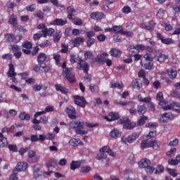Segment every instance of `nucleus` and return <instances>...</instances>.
I'll return each instance as SVG.
<instances>
[{
    "label": "nucleus",
    "mask_w": 180,
    "mask_h": 180,
    "mask_svg": "<svg viewBox=\"0 0 180 180\" xmlns=\"http://www.w3.org/2000/svg\"><path fill=\"white\" fill-rule=\"evenodd\" d=\"M27 162H19L13 169H15L19 173L22 171H26L27 169Z\"/></svg>",
    "instance_id": "15"
},
{
    "label": "nucleus",
    "mask_w": 180,
    "mask_h": 180,
    "mask_svg": "<svg viewBox=\"0 0 180 180\" xmlns=\"http://www.w3.org/2000/svg\"><path fill=\"white\" fill-rule=\"evenodd\" d=\"M86 126L89 129L96 127L98 124H92L89 122H84L83 120H75L72 121L70 124V129H75L76 134H79L80 136H84L88 134V131L84 129V125Z\"/></svg>",
    "instance_id": "1"
},
{
    "label": "nucleus",
    "mask_w": 180,
    "mask_h": 180,
    "mask_svg": "<svg viewBox=\"0 0 180 180\" xmlns=\"http://www.w3.org/2000/svg\"><path fill=\"white\" fill-rule=\"evenodd\" d=\"M167 74L171 79H175V78H176V75H178V72L172 69H168Z\"/></svg>",
    "instance_id": "37"
},
{
    "label": "nucleus",
    "mask_w": 180,
    "mask_h": 180,
    "mask_svg": "<svg viewBox=\"0 0 180 180\" xmlns=\"http://www.w3.org/2000/svg\"><path fill=\"white\" fill-rule=\"evenodd\" d=\"M137 112L139 115H142V116H144V115L146 114V112H147V107H146L145 105H138Z\"/></svg>",
    "instance_id": "33"
},
{
    "label": "nucleus",
    "mask_w": 180,
    "mask_h": 180,
    "mask_svg": "<svg viewBox=\"0 0 180 180\" xmlns=\"http://www.w3.org/2000/svg\"><path fill=\"white\" fill-rule=\"evenodd\" d=\"M69 146H71V147H78V146H84V142L79 139L72 138L69 141Z\"/></svg>",
    "instance_id": "17"
},
{
    "label": "nucleus",
    "mask_w": 180,
    "mask_h": 180,
    "mask_svg": "<svg viewBox=\"0 0 180 180\" xmlns=\"http://www.w3.org/2000/svg\"><path fill=\"white\" fill-rule=\"evenodd\" d=\"M74 103L80 108H85L88 105V102L85 99V97L81 96H74Z\"/></svg>",
    "instance_id": "8"
},
{
    "label": "nucleus",
    "mask_w": 180,
    "mask_h": 180,
    "mask_svg": "<svg viewBox=\"0 0 180 180\" xmlns=\"http://www.w3.org/2000/svg\"><path fill=\"white\" fill-rule=\"evenodd\" d=\"M20 120H30V115L26 112H21L19 115Z\"/></svg>",
    "instance_id": "47"
},
{
    "label": "nucleus",
    "mask_w": 180,
    "mask_h": 180,
    "mask_svg": "<svg viewBox=\"0 0 180 180\" xmlns=\"http://www.w3.org/2000/svg\"><path fill=\"white\" fill-rule=\"evenodd\" d=\"M155 25H157V23L155 22V21H154V20H150L148 22V31H151V30H154V28L155 27Z\"/></svg>",
    "instance_id": "45"
},
{
    "label": "nucleus",
    "mask_w": 180,
    "mask_h": 180,
    "mask_svg": "<svg viewBox=\"0 0 180 180\" xmlns=\"http://www.w3.org/2000/svg\"><path fill=\"white\" fill-rule=\"evenodd\" d=\"M132 86L134 89H140L143 87V84L141 83V80L140 79H135L132 81Z\"/></svg>",
    "instance_id": "28"
},
{
    "label": "nucleus",
    "mask_w": 180,
    "mask_h": 180,
    "mask_svg": "<svg viewBox=\"0 0 180 180\" xmlns=\"http://www.w3.org/2000/svg\"><path fill=\"white\" fill-rule=\"evenodd\" d=\"M112 30L115 34H117V33L122 34L124 30L123 27L122 25H114Z\"/></svg>",
    "instance_id": "40"
},
{
    "label": "nucleus",
    "mask_w": 180,
    "mask_h": 180,
    "mask_svg": "<svg viewBox=\"0 0 180 180\" xmlns=\"http://www.w3.org/2000/svg\"><path fill=\"white\" fill-rule=\"evenodd\" d=\"M117 124H124L123 127L126 130H133L136 127V122H130L129 119L121 118L118 120Z\"/></svg>",
    "instance_id": "7"
},
{
    "label": "nucleus",
    "mask_w": 180,
    "mask_h": 180,
    "mask_svg": "<svg viewBox=\"0 0 180 180\" xmlns=\"http://www.w3.org/2000/svg\"><path fill=\"white\" fill-rule=\"evenodd\" d=\"M110 137L115 139V137H119L120 136H122V132H120L119 129L115 128L110 131Z\"/></svg>",
    "instance_id": "36"
},
{
    "label": "nucleus",
    "mask_w": 180,
    "mask_h": 180,
    "mask_svg": "<svg viewBox=\"0 0 180 180\" xmlns=\"http://www.w3.org/2000/svg\"><path fill=\"white\" fill-rule=\"evenodd\" d=\"M63 36V32L61 31L58 30L55 32V34L53 35V40L54 43H58L60 41L61 37Z\"/></svg>",
    "instance_id": "35"
},
{
    "label": "nucleus",
    "mask_w": 180,
    "mask_h": 180,
    "mask_svg": "<svg viewBox=\"0 0 180 180\" xmlns=\"http://www.w3.org/2000/svg\"><path fill=\"white\" fill-rule=\"evenodd\" d=\"M100 153H103L104 154L107 153V154L110 155V157H115L116 154H115V152L112 149H110V147L109 146H105L100 148L99 150Z\"/></svg>",
    "instance_id": "18"
},
{
    "label": "nucleus",
    "mask_w": 180,
    "mask_h": 180,
    "mask_svg": "<svg viewBox=\"0 0 180 180\" xmlns=\"http://www.w3.org/2000/svg\"><path fill=\"white\" fill-rule=\"evenodd\" d=\"M164 172V166L159 165L155 169V174H161Z\"/></svg>",
    "instance_id": "63"
},
{
    "label": "nucleus",
    "mask_w": 180,
    "mask_h": 180,
    "mask_svg": "<svg viewBox=\"0 0 180 180\" xmlns=\"http://www.w3.org/2000/svg\"><path fill=\"white\" fill-rule=\"evenodd\" d=\"M8 150L13 153H18V146L15 144H8Z\"/></svg>",
    "instance_id": "57"
},
{
    "label": "nucleus",
    "mask_w": 180,
    "mask_h": 180,
    "mask_svg": "<svg viewBox=\"0 0 180 180\" xmlns=\"http://www.w3.org/2000/svg\"><path fill=\"white\" fill-rule=\"evenodd\" d=\"M109 57V54L106 52H103L101 54H98L94 59H93L92 63H98V64H105V61Z\"/></svg>",
    "instance_id": "9"
},
{
    "label": "nucleus",
    "mask_w": 180,
    "mask_h": 180,
    "mask_svg": "<svg viewBox=\"0 0 180 180\" xmlns=\"http://www.w3.org/2000/svg\"><path fill=\"white\" fill-rule=\"evenodd\" d=\"M155 136H157V130L154 129L153 131H150L148 135H146L147 140H148V139H154Z\"/></svg>",
    "instance_id": "55"
},
{
    "label": "nucleus",
    "mask_w": 180,
    "mask_h": 180,
    "mask_svg": "<svg viewBox=\"0 0 180 180\" xmlns=\"http://www.w3.org/2000/svg\"><path fill=\"white\" fill-rule=\"evenodd\" d=\"M65 113L68 115L69 119H77V110L72 105H69L65 109Z\"/></svg>",
    "instance_id": "10"
},
{
    "label": "nucleus",
    "mask_w": 180,
    "mask_h": 180,
    "mask_svg": "<svg viewBox=\"0 0 180 180\" xmlns=\"http://www.w3.org/2000/svg\"><path fill=\"white\" fill-rule=\"evenodd\" d=\"M67 11L68 13V19H69V20H74V18H72V16H74V12H75L74 7H72V6H68L67 8Z\"/></svg>",
    "instance_id": "32"
},
{
    "label": "nucleus",
    "mask_w": 180,
    "mask_h": 180,
    "mask_svg": "<svg viewBox=\"0 0 180 180\" xmlns=\"http://www.w3.org/2000/svg\"><path fill=\"white\" fill-rule=\"evenodd\" d=\"M39 46L41 49H44L46 47H50V46H51V42H50V41H49L48 39H46L44 41H42Z\"/></svg>",
    "instance_id": "49"
},
{
    "label": "nucleus",
    "mask_w": 180,
    "mask_h": 180,
    "mask_svg": "<svg viewBox=\"0 0 180 180\" xmlns=\"http://www.w3.org/2000/svg\"><path fill=\"white\" fill-rule=\"evenodd\" d=\"M165 15V11L162 8H160L159 11L157 12L156 16L159 18V19H162Z\"/></svg>",
    "instance_id": "54"
},
{
    "label": "nucleus",
    "mask_w": 180,
    "mask_h": 180,
    "mask_svg": "<svg viewBox=\"0 0 180 180\" xmlns=\"http://www.w3.org/2000/svg\"><path fill=\"white\" fill-rule=\"evenodd\" d=\"M6 146H8V139L0 132V147L4 148V147H6Z\"/></svg>",
    "instance_id": "30"
},
{
    "label": "nucleus",
    "mask_w": 180,
    "mask_h": 180,
    "mask_svg": "<svg viewBox=\"0 0 180 180\" xmlns=\"http://www.w3.org/2000/svg\"><path fill=\"white\" fill-rule=\"evenodd\" d=\"M54 110V107L49 105L46 107L45 111H41V112H37L34 114L35 117H39V116H41V115H44V113L47 112H53Z\"/></svg>",
    "instance_id": "27"
},
{
    "label": "nucleus",
    "mask_w": 180,
    "mask_h": 180,
    "mask_svg": "<svg viewBox=\"0 0 180 180\" xmlns=\"http://www.w3.org/2000/svg\"><path fill=\"white\" fill-rule=\"evenodd\" d=\"M35 18H39L41 20L44 19V13L41 11H39L34 14Z\"/></svg>",
    "instance_id": "53"
},
{
    "label": "nucleus",
    "mask_w": 180,
    "mask_h": 180,
    "mask_svg": "<svg viewBox=\"0 0 180 180\" xmlns=\"http://www.w3.org/2000/svg\"><path fill=\"white\" fill-rule=\"evenodd\" d=\"M89 89L91 94H98V92H99V86L95 84H90Z\"/></svg>",
    "instance_id": "38"
},
{
    "label": "nucleus",
    "mask_w": 180,
    "mask_h": 180,
    "mask_svg": "<svg viewBox=\"0 0 180 180\" xmlns=\"http://www.w3.org/2000/svg\"><path fill=\"white\" fill-rule=\"evenodd\" d=\"M68 22L67 19L56 18L50 22V25L53 26H65Z\"/></svg>",
    "instance_id": "13"
},
{
    "label": "nucleus",
    "mask_w": 180,
    "mask_h": 180,
    "mask_svg": "<svg viewBox=\"0 0 180 180\" xmlns=\"http://www.w3.org/2000/svg\"><path fill=\"white\" fill-rule=\"evenodd\" d=\"M96 158V160H98V161H102V162H104L105 161V165H109L110 160L107 159L108 155L106 153H103V152L97 154Z\"/></svg>",
    "instance_id": "14"
},
{
    "label": "nucleus",
    "mask_w": 180,
    "mask_h": 180,
    "mask_svg": "<svg viewBox=\"0 0 180 180\" xmlns=\"http://www.w3.org/2000/svg\"><path fill=\"white\" fill-rule=\"evenodd\" d=\"M81 167V161L79 160H72L70 163V169L71 171H75L78 168Z\"/></svg>",
    "instance_id": "25"
},
{
    "label": "nucleus",
    "mask_w": 180,
    "mask_h": 180,
    "mask_svg": "<svg viewBox=\"0 0 180 180\" xmlns=\"http://www.w3.org/2000/svg\"><path fill=\"white\" fill-rule=\"evenodd\" d=\"M162 26L165 28L166 32H171V30L174 29V27L171 24L167 22H163L162 24Z\"/></svg>",
    "instance_id": "46"
},
{
    "label": "nucleus",
    "mask_w": 180,
    "mask_h": 180,
    "mask_svg": "<svg viewBox=\"0 0 180 180\" xmlns=\"http://www.w3.org/2000/svg\"><path fill=\"white\" fill-rule=\"evenodd\" d=\"M43 37V32L41 31H39L37 33L33 35V39L34 41H37V40H40Z\"/></svg>",
    "instance_id": "51"
},
{
    "label": "nucleus",
    "mask_w": 180,
    "mask_h": 180,
    "mask_svg": "<svg viewBox=\"0 0 180 180\" xmlns=\"http://www.w3.org/2000/svg\"><path fill=\"white\" fill-rule=\"evenodd\" d=\"M61 50H60V53H68V45L65 44H61Z\"/></svg>",
    "instance_id": "61"
},
{
    "label": "nucleus",
    "mask_w": 180,
    "mask_h": 180,
    "mask_svg": "<svg viewBox=\"0 0 180 180\" xmlns=\"http://www.w3.org/2000/svg\"><path fill=\"white\" fill-rule=\"evenodd\" d=\"M119 113L116 112H111L108 114V116H104L103 119H105V120H107V122H113L115 120H119Z\"/></svg>",
    "instance_id": "12"
},
{
    "label": "nucleus",
    "mask_w": 180,
    "mask_h": 180,
    "mask_svg": "<svg viewBox=\"0 0 180 180\" xmlns=\"http://www.w3.org/2000/svg\"><path fill=\"white\" fill-rule=\"evenodd\" d=\"M147 120H148V117L146 115H142L138 120V126H144Z\"/></svg>",
    "instance_id": "41"
},
{
    "label": "nucleus",
    "mask_w": 180,
    "mask_h": 180,
    "mask_svg": "<svg viewBox=\"0 0 180 180\" xmlns=\"http://www.w3.org/2000/svg\"><path fill=\"white\" fill-rule=\"evenodd\" d=\"M129 104L131 105V106H132V108H133L129 109L130 115H131V116H133L134 115H137V113H138L137 110H136V108H134V106H136V103L133 102V101H129Z\"/></svg>",
    "instance_id": "42"
},
{
    "label": "nucleus",
    "mask_w": 180,
    "mask_h": 180,
    "mask_svg": "<svg viewBox=\"0 0 180 180\" xmlns=\"http://www.w3.org/2000/svg\"><path fill=\"white\" fill-rule=\"evenodd\" d=\"M84 56L85 60H92V57H94V54L91 51H85L84 52Z\"/></svg>",
    "instance_id": "48"
},
{
    "label": "nucleus",
    "mask_w": 180,
    "mask_h": 180,
    "mask_svg": "<svg viewBox=\"0 0 180 180\" xmlns=\"http://www.w3.org/2000/svg\"><path fill=\"white\" fill-rule=\"evenodd\" d=\"M160 146H161V142L154 139H148L143 141L141 143V148L142 150H144V148H148L150 147L153 148V150H159Z\"/></svg>",
    "instance_id": "4"
},
{
    "label": "nucleus",
    "mask_w": 180,
    "mask_h": 180,
    "mask_svg": "<svg viewBox=\"0 0 180 180\" xmlns=\"http://www.w3.org/2000/svg\"><path fill=\"white\" fill-rule=\"evenodd\" d=\"M167 172H169V175H172L173 178H175L178 175V173H176V169L167 168Z\"/></svg>",
    "instance_id": "56"
},
{
    "label": "nucleus",
    "mask_w": 180,
    "mask_h": 180,
    "mask_svg": "<svg viewBox=\"0 0 180 180\" xmlns=\"http://www.w3.org/2000/svg\"><path fill=\"white\" fill-rule=\"evenodd\" d=\"M18 170L13 169V174L10 176V179L11 180H18Z\"/></svg>",
    "instance_id": "59"
},
{
    "label": "nucleus",
    "mask_w": 180,
    "mask_h": 180,
    "mask_svg": "<svg viewBox=\"0 0 180 180\" xmlns=\"http://www.w3.org/2000/svg\"><path fill=\"white\" fill-rule=\"evenodd\" d=\"M22 47L24 49H27V50H30V49H32V47H33V44H32V42H30L29 41H25L22 44Z\"/></svg>",
    "instance_id": "52"
},
{
    "label": "nucleus",
    "mask_w": 180,
    "mask_h": 180,
    "mask_svg": "<svg viewBox=\"0 0 180 180\" xmlns=\"http://www.w3.org/2000/svg\"><path fill=\"white\" fill-rule=\"evenodd\" d=\"M156 99L159 101V105L160 106L164 107L167 103V101L164 100V94H162V91H160L157 94Z\"/></svg>",
    "instance_id": "20"
},
{
    "label": "nucleus",
    "mask_w": 180,
    "mask_h": 180,
    "mask_svg": "<svg viewBox=\"0 0 180 180\" xmlns=\"http://www.w3.org/2000/svg\"><path fill=\"white\" fill-rule=\"evenodd\" d=\"M39 65H43V63L47 60V55L44 53H40L37 58Z\"/></svg>",
    "instance_id": "24"
},
{
    "label": "nucleus",
    "mask_w": 180,
    "mask_h": 180,
    "mask_svg": "<svg viewBox=\"0 0 180 180\" xmlns=\"http://www.w3.org/2000/svg\"><path fill=\"white\" fill-rule=\"evenodd\" d=\"M9 25H11L13 27H16L18 26V15L16 14H12L8 21Z\"/></svg>",
    "instance_id": "22"
},
{
    "label": "nucleus",
    "mask_w": 180,
    "mask_h": 180,
    "mask_svg": "<svg viewBox=\"0 0 180 180\" xmlns=\"http://www.w3.org/2000/svg\"><path fill=\"white\" fill-rule=\"evenodd\" d=\"M151 162L148 159H142L139 163L138 165L140 168H146L147 174H153L155 169L154 167L150 166Z\"/></svg>",
    "instance_id": "5"
},
{
    "label": "nucleus",
    "mask_w": 180,
    "mask_h": 180,
    "mask_svg": "<svg viewBox=\"0 0 180 180\" xmlns=\"http://www.w3.org/2000/svg\"><path fill=\"white\" fill-rule=\"evenodd\" d=\"M92 168L91 166H84L81 167L80 172L82 174H88V172H91Z\"/></svg>",
    "instance_id": "50"
},
{
    "label": "nucleus",
    "mask_w": 180,
    "mask_h": 180,
    "mask_svg": "<svg viewBox=\"0 0 180 180\" xmlns=\"http://www.w3.org/2000/svg\"><path fill=\"white\" fill-rule=\"evenodd\" d=\"M29 150V148H20L18 150L19 155H21V157H23L26 153Z\"/></svg>",
    "instance_id": "58"
},
{
    "label": "nucleus",
    "mask_w": 180,
    "mask_h": 180,
    "mask_svg": "<svg viewBox=\"0 0 180 180\" xmlns=\"http://www.w3.org/2000/svg\"><path fill=\"white\" fill-rule=\"evenodd\" d=\"M70 63L71 64H75V63H77V70L83 71L84 74H88V72L89 71V65H88L87 63H84V59L79 58V56L78 54H70Z\"/></svg>",
    "instance_id": "2"
},
{
    "label": "nucleus",
    "mask_w": 180,
    "mask_h": 180,
    "mask_svg": "<svg viewBox=\"0 0 180 180\" xmlns=\"http://www.w3.org/2000/svg\"><path fill=\"white\" fill-rule=\"evenodd\" d=\"M144 68H146V70H151L153 68V63H151L150 61H146L144 64Z\"/></svg>",
    "instance_id": "64"
},
{
    "label": "nucleus",
    "mask_w": 180,
    "mask_h": 180,
    "mask_svg": "<svg viewBox=\"0 0 180 180\" xmlns=\"http://www.w3.org/2000/svg\"><path fill=\"white\" fill-rule=\"evenodd\" d=\"M110 56H112V57H116L117 58L118 57H120V56H122V51L116 48H112L110 51Z\"/></svg>",
    "instance_id": "31"
},
{
    "label": "nucleus",
    "mask_w": 180,
    "mask_h": 180,
    "mask_svg": "<svg viewBox=\"0 0 180 180\" xmlns=\"http://www.w3.org/2000/svg\"><path fill=\"white\" fill-rule=\"evenodd\" d=\"M90 18L94 20H101L105 18V14L102 12H94L90 14Z\"/></svg>",
    "instance_id": "19"
},
{
    "label": "nucleus",
    "mask_w": 180,
    "mask_h": 180,
    "mask_svg": "<svg viewBox=\"0 0 180 180\" xmlns=\"http://www.w3.org/2000/svg\"><path fill=\"white\" fill-rule=\"evenodd\" d=\"M56 165H57V160H56L55 159H49L46 162V168H51V167H56Z\"/></svg>",
    "instance_id": "39"
},
{
    "label": "nucleus",
    "mask_w": 180,
    "mask_h": 180,
    "mask_svg": "<svg viewBox=\"0 0 180 180\" xmlns=\"http://www.w3.org/2000/svg\"><path fill=\"white\" fill-rule=\"evenodd\" d=\"M95 44V39L94 38H87L86 39V45L88 47H91Z\"/></svg>",
    "instance_id": "60"
},
{
    "label": "nucleus",
    "mask_w": 180,
    "mask_h": 180,
    "mask_svg": "<svg viewBox=\"0 0 180 180\" xmlns=\"http://www.w3.org/2000/svg\"><path fill=\"white\" fill-rule=\"evenodd\" d=\"M156 37L158 40H160L162 44L168 45L173 44V43H174V41L172 38H165L160 32L156 33Z\"/></svg>",
    "instance_id": "11"
},
{
    "label": "nucleus",
    "mask_w": 180,
    "mask_h": 180,
    "mask_svg": "<svg viewBox=\"0 0 180 180\" xmlns=\"http://www.w3.org/2000/svg\"><path fill=\"white\" fill-rule=\"evenodd\" d=\"M143 58H145L146 61H150L152 62L153 60H154V58L153 57V56L150 53H146L143 56Z\"/></svg>",
    "instance_id": "62"
},
{
    "label": "nucleus",
    "mask_w": 180,
    "mask_h": 180,
    "mask_svg": "<svg viewBox=\"0 0 180 180\" xmlns=\"http://www.w3.org/2000/svg\"><path fill=\"white\" fill-rule=\"evenodd\" d=\"M55 88L58 92H60V94H63V95H67L68 94V89L63 84H57L55 85Z\"/></svg>",
    "instance_id": "21"
},
{
    "label": "nucleus",
    "mask_w": 180,
    "mask_h": 180,
    "mask_svg": "<svg viewBox=\"0 0 180 180\" xmlns=\"http://www.w3.org/2000/svg\"><path fill=\"white\" fill-rule=\"evenodd\" d=\"M41 32L43 34V37L44 38L47 37V36H49V37H51V36H53L54 33H56V30L51 27H46L45 30H42Z\"/></svg>",
    "instance_id": "16"
},
{
    "label": "nucleus",
    "mask_w": 180,
    "mask_h": 180,
    "mask_svg": "<svg viewBox=\"0 0 180 180\" xmlns=\"http://www.w3.org/2000/svg\"><path fill=\"white\" fill-rule=\"evenodd\" d=\"M23 39V36L22 34H18L15 36V34L12 33H6L4 34V40L8 41V43H20V40Z\"/></svg>",
    "instance_id": "6"
},
{
    "label": "nucleus",
    "mask_w": 180,
    "mask_h": 180,
    "mask_svg": "<svg viewBox=\"0 0 180 180\" xmlns=\"http://www.w3.org/2000/svg\"><path fill=\"white\" fill-rule=\"evenodd\" d=\"M62 68H63V75L68 80L70 84H74L77 82L75 78V75L72 72L74 69L72 68H67V63L64 62L62 65Z\"/></svg>",
    "instance_id": "3"
},
{
    "label": "nucleus",
    "mask_w": 180,
    "mask_h": 180,
    "mask_svg": "<svg viewBox=\"0 0 180 180\" xmlns=\"http://www.w3.org/2000/svg\"><path fill=\"white\" fill-rule=\"evenodd\" d=\"M30 140L32 143H36L37 141H44V134H39V136L31 135Z\"/></svg>",
    "instance_id": "26"
},
{
    "label": "nucleus",
    "mask_w": 180,
    "mask_h": 180,
    "mask_svg": "<svg viewBox=\"0 0 180 180\" xmlns=\"http://www.w3.org/2000/svg\"><path fill=\"white\" fill-rule=\"evenodd\" d=\"M8 67H9V70L7 73V76L8 77V78H11V77H16L17 73L15 72V68L13 65L12 63H10L8 65Z\"/></svg>",
    "instance_id": "29"
},
{
    "label": "nucleus",
    "mask_w": 180,
    "mask_h": 180,
    "mask_svg": "<svg viewBox=\"0 0 180 180\" xmlns=\"http://www.w3.org/2000/svg\"><path fill=\"white\" fill-rule=\"evenodd\" d=\"M168 58V56H167L165 54L162 53H158L154 56V59L155 61H158L159 63H164L165 60Z\"/></svg>",
    "instance_id": "23"
},
{
    "label": "nucleus",
    "mask_w": 180,
    "mask_h": 180,
    "mask_svg": "<svg viewBox=\"0 0 180 180\" xmlns=\"http://www.w3.org/2000/svg\"><path fill=\"white\" fill-rule=\"evenodd\" d=\"M123 83H117V82H111L110 88L115 89V88H117L118 89H123Z\"/></svg>",
    "instance_id": "44"
},
{
    "label": "nucleus",
    "mask_w": 180,
    "mask_h": 180,
    "mask_svg": "<svg viewBox=\"0 0 180 180\" xmlns=\"http://www.w3.org/2000/svg\"><path fill=\"white\" fill-rule=\"evenodd\" d=\"M84 41H85V39L82 37H77L73 39L72 43L75 47H78V46H79L81 43H84Z\"/></svg>",
    "instance_id": "34"
},
{
    "label": "nucleus",
    "mask_w": 180,
    "mask_h": 180,
    "mask_svg": "<svg viewBox=\"0 0 180 180\" xmlns=\"http://www.w3.org/2000/svg\"><path fill=\"white\" fill-rule=\"evenodd\" d=\"M140 135L137 133H133L131 135H129L127 138L128 143H133Z\"/></svg>",
    "instance_id": "43"
}]
</instances>
